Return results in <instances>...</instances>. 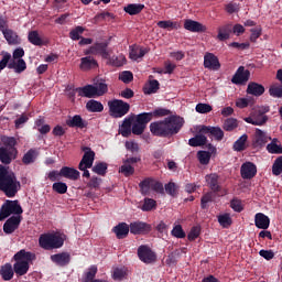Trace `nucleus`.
I'll list each match as a JSON object with an SVG mask.
<instances>
[{"instance_id":"f257e3e1","label":"nucleus","mask_w":282,"mask_h":282,"mask_svg":"<svg viewBox=\"0 0 282 282\" xmlns=\"http://www.w3.org/2000/svg\"><path fill=\"white\" fill-rule=\"evenodd\" d=\"M184 126V119L180 117H169L163 121H155L150 124L153 135H173L180 132Z\"/></svg>"},{"instance_id":"f03ea898","label":"nucleus","mask_w":282,"mask_h":282,"mask_svg":"<svg viewBox=\"0 0 282 282\" xmlns=\"http://www.w3.org/2000/svg\"><path fill=\"white\" fill-rule=\"evenodd\" d=\"M20 188L21 183L17 180V175L8 167L0 165V191H3L7 197H14Z\"/></svg>"},{"instance_id":"7ed1b4c3","label":"nucleus","mask_w":282,"mask_h":282,"mask_svg":"<svg viewBox=\"0 0 282 282\" xmlns=\"http://www.w3.org/2000/svg\"><path fill=\"white\" fill-rule=\"evenodd\" d=\"M35 256L32 252H28L25 250H20L14 254L15 263L13 265V270L18 276H23V274H28V270H30V261H34Z\"/></svg>"},{"instance_id":"20e7f679","label":"nucleus","mask_w":282,"mask_h":282,"mask_svg":"<svg viewBox=\"0 0 282 282\" xmlns=\"http://www.w3.org/2000/svg\"><path fill=\"white\" fill-rule=\"evenodd\" d=\"M3 147L0 148V161L2 164H10L17 158V140L12 137L2 138Z\"/></svg>"},{"instance_id":"39448f33","label":"nucleus","mask_w":282,"mask_h":282,"mask_svg":"<svg viewBox=\"0 0 282 282\" xmlns=\"http://www.w3.org/2000/svg\"><path fill=\"white\" fill-rule=\"evenodd\" d=\"M40 246L44 250H52L54 248H62L65 243V235L61 232L44 234L40 237Z\"/></svg>"},{"instance_id":"423d86ee","label":"nucleus","mask_w":282,"mask_h":282,"mask_svg":"<svg viewBox=\"0 0 282 282\" xmlns=\"http://www.w3.org/2000/svg\"><path fill=\"white\" fill-rule=\"evenodd\" d=\"M268 111H270L269 107H258L243 120L248 124H253V127H263L268 122V116H265Z\"/></svg>"},{"instance_id":"0eeeda50","label":"nucleus","mask_w":282,"mask_h":282,"mask_svg":"<svg viewBox=\"0 0 282 282\" xmlns=\"http://www.w3.org/2000/svg\"><path fill=\"white\" fill-rule=\"evenodd\" d=\"M10 215H14L13 217H21V215H23V208H21L18 200H7L2 205L0 210V221L8 219Z\"/></svg>"},{"instance_id":"6e6552de","label":"nucleus","mask_w":282,"mask_h":282,"mask_svg":"<svg viewBox=\"0 0 282 282\" xmlns=\"http://www.w3.org/2000/svg\"><path fill=\"white\" fill-rule=\"evenodd\" d=\"M109 113L112 118H122L129 113L130 106L120 99H112L108 101Z\"/></svg>"},{"instance_id":"1a4fd4ad","label":"nucleus","mask_w":282,"mask_h":282,"mask_svg":"<svg viewBox=\"0 0 282 282\" xmlns=\"http://www.w3.org/2000/svg\"><path fill=\"white\" fill-rule=\"evenodd\" d=\"M84 156L82 161L79 162V171H83V177H89L90 174L87 171V169H91L94 166V160L96 158V153L91 151L90 148H83Z\"/></svg>"},{"instance_id":"9d476101","label":"nucleus","mask_w":282,"mask_h":282,"mask_svg":"<svg viewBox=\"0 0 282 282\" xmlns=\"http://www.w3.org/2000/svg\"><path fill=\"white\" fill-rule=\"evenodd\" d=\"M153 120V113L143 112L139 115L132 126V133L134 135H142L144 133V129H147V124Z\"/></svg>"},{"instance_id":"9b49d317","label":"nucleus","mask_w":282,"mask_h":282,"mask_svg":"<svg viewBox=\"0 0 282 282\" xmlns=\"http://www.w3.org/2000/svg\"><path fill=\"white\" fill-rule=\"evenodd\" d=\"M142 195H151L153 191H162V185L158 181L147 178L140 183Z\"/></svg>"},{"instance_id":"f8f14e48","label":"nucleus","mask_w":282,"mask_h":282,"mask_svg":"<svg viewBox=\"0 0 282 282\" xmlns=\"http://www.w3.org/2000/svg\"><path fill=\"white\" fill-rule=\"evenodd\" d=\"M138 257L143 263H155L156 259L155 252H153L151 248L147 246L139 247Z\"/></svg>"},{"instance_id":"ddd939ff","label":"nucleus","mask_w":282,"mask_h":282,"mask_svg":"<svg viewBox=\"0 0 282 282\" xmlns=\"http://www.w3.org/2000/svg\"><path fill=\"white\" fill-rule=\"evenodd\" d=\"M147 54H149V48L147 47L140 45L130 46L129 58L131 61H137L138 63H140V61H142V58L147 56Z\"/></svg>"},{"instance_id":"4468645a","label":"nucleus","mask_w":282,"mask_h":282,"mask_svg":"<svg viewBox=\"0 0 282 282\" xmlns=\"http://www.w3.org/2000/svg\"><path fill=\"white\" fill-rule=\"evenodd\" d=\"M129 228L131 235H147V232H151V225L144 221H133Z\"/></svg>"},{"instance_id":"2eb2a0df","label":"nucleus","mask_w":282,"mask_h":282,"mask_svg":"<svg viewBox=\"0 0 282 282\" xmlns=\"http://www.w3.org/2000/svg\"><path fill=\"white\" fill-rule=\"evenodd\" d=\"M240 175L242 180H252L257 175V165L252 162H246L240 167Z\"/></svg>"},{"instance_id":"dca6fc26","label":"nucleus","mask_w":282,"mask_h":282,"mask_svg":"<svg viewBox=\"0 0 282 282\" xmlns=\"http://www.w3.org/2000/svg\"><path fill=\"white\" fill-rule=\"evenodd\" d=\"M249 78L250 70L243 68V66H240L234 75L231 83H234V85H243V83H248Z\"/></svg>"},{"instance_id":"f3484780","label":"nucleus","mask_w":282,"mask_h":282,"mask_svg":"<svg viewBox=\"0 0 282 282\" xmlns=\"http://www.w3.org/2000/svg\"><path fill=\"white\" fill-rule=\"evenodd\" d=\"M204 67H206V69H213L214 72H217V69L221 67V64H219V58H217L215 54L206 53L204 56Z\"/></svg>"},{"instance_id":"a211bd4d","label":"nucleus","mask_w":282,"mask_h":282,"mask_svg":"<svg viewBox=\"0 0 282 282\" xmlns=\"http://www.w3.org/2000/svg\"><path fill=\"white\" fill-rule=\"evenodd\" d=\"M98 67V62L93 56H86L80 58L79 69L82 72H91Z\"/></svg>"},{"instance_id":"6ab92c4d","label":"nucleus","mask_w":282,"mask_h":282,"mask_svg":"<svg viewBox=\"0 0 282 282\" xmlns=\"http://www.w3.org/2000/svg\"><path fill=\"white\" fill-rule=\"evenodd\" d=\"M20 224L21 216H12L4 223L3 230L7 235H12V232L19 228Z\"/></svg>"},{"instance_id":"aec40b11","label":"nucleus","mask_w":282,"mask_h":282,"mask_svg":"<svg viewBox=\"0 0 282 282\" xmlns=\"http://www.w3.org/2000/svg\"><path fill=\"white\" fill-rule=\"evenodd\" d=\"M254 224L260 230H268L270 228V218L263 213H258L254 216Z\"/></svg>"},{"instance_id":"412c9836","label":"nucleus","mask_w":282,"mask_h":282,"mask_svg":"<svg viewBox=\"0 0 282 282\" xmlns=\"http://www.w3.org/2000/svg\"><path fill=\"white\" fill-rule=\"evenodd\" d=\"M184 28L188 32H206V25L195 21V20H185Z\"/></svg>"},{"instance_id":"4be33fe9","label":"nucleus","mask_w":282,"mask_h":282,"mask_svg":"<svg viewBox=\"0 0 282 282\" xmlns=\"http://www.w3.org/2000/svg\"><path fill=\"white\" fill-rule=\"evenodd\" d=\"M276 78L282 84V69L278 70ZM269 94L273 98H282V85H278V84L272 85L269 89Z\"/></svg>"},{"instance_id":"5701e85b","label":"nucleus","mask_w":282,"mask_h":282,"mask_svg":"<svg viewBox=\"0 0 282 282\" xmlns=\"http://www.w3.org/2000/svg\"><path fill=\"white\" fill-rule=\"evenodd\" d=\"M200 133H210L216 140H224V130L219 127H200Z\"/></svg>"},{"instance_id":"b1692460","label":"nucleus","mask_w":282,"mask_h":282,"mask_svg":"<svg viewBox=\"0 0 282 282\" xmlns=\"http://www.w3.org/2000/svg\"><path fill=\"white\" fill-rule=\"evenodd\" d=\"M85 54H100L104 58H109V51H107V44H96L88 51H85Z\"/></svg>"},{"instance_id":"393cba45","label":"nucleus","mask_w":282,"mask_h":282,"mask_svg":"<svg viewBox=\"0 0 282 282\" xmlns=\"http://www.w3.org/2000/svg\"><path fill=\"white\" fill-rule=\"evenodd\" d=\"M62 177H66L67 180H73L74 182L80 177V172L73 167L64 166L61 169Z\"/></svg>"},{"instance_id":"a878e982","label":"nucleus","mask_w":282,"mask_h":282,"mask_svg":"<svg viewBox=\"0 0 282 282\" xmlns=\"http://www.w3.org/2000/svg\"><path fill=\"white\" fill-rule=\"evenodd\" d=\"M130 227L127 223H121L113 228L117 239H124L129 235Z\"/></svg>"},{"instance_id":"bb28decb","label":"nucleus","mask_w":282,"mask_h":282,"mask_svg":"<svg viewBox=\"0 0 282 282\" xmlns=\"http://www.w3.org/2000/svg\"><path fill=\"white\" fill-rule=\"evenodd\" d=\"M2 34L9 45H19V43H21V39H19V35L10 29L4 31V33Z\"/></svg>"},{"instance_id":"cd10ccee","label":"nucleus","mask_w":282,"mask_h":282,"mask_svg":"<svg viewBox=\"0 0 282 282\" xmlns=\"http://www.w3.org/2000/svg\"><path fill=\"white\" fill-rule=\"evenodd\" d=\"M79 96H84L85 98H96L97 93H96V86L94 85H88L83 88L78 89Z\"/></svg>"},{"instance_id":"c85d7f7f","label":"nucleus","mask_w":282,"mask_h":282,"mask_svg":"<svg viewBox=\"0 0 282 282\" xmlns=\"http://www.w3.org/2000/svg\"><path fill=\"white\" fill-rule=\"evenodd\" d=\"M9 67L14 69L17 74H21V72H25V69H28V65L24 59H12L9 63Z\"/></svg>"},{"instance_id":"c756f323","label":"nucleus","mask_w":282,"mask_h":282,"mask_svg":"<svg viewBox=\"0 0 282 282\" xmlns=\"http://www.w3.org/2000/svg\"><path fill=\"white\" fill-rule=\"evenodd\" d=\"M51 260L57 265H67L69 263V253L53 254L51 256Z\"/></svg>"},{"instance_id":"7c9ffc66","label":"nucleus","mask_w":282,"mask_h":282,"mask_svg":"<svg viewBox=\"0 0 282 282\" xmlns=\"http://www.w3.org/2000/svg\"><path fill=\"white\" fill-rule=\"evenodd\" d=\"M0 274L4 281H11L12 276H14V269H12V264L7 263L2 265Z\"/></svg>"},{"instance_id":"2f4dec72","label":"nucleus","mask_w":282,"mask_h":282,"mask_svg":"<svg viewBox=\"0 0 282 282\" xmlns=\"http://www.w3.org/2000/svg\"><path fill=\"white\" fill-rule=\"evenodd\" d=\"M86 109L88 111H91L93 113H100V111H104L105 106H102V104L100 101H96L94 99H90L86 104Z\"/></svg>"},{"instance_id":"473e14b6","label":"nucleus","mask_w":282,"mask_h":282,"mask_svg":"<svg viewBox=\"0 0 282 282\" xmlns=\"http://www.w3.org/2000/svg\"><path fill=\"white\" fill-rule=\"evenodd\" d=\"M206 142H208V140L206 139V135H204V132L199 131V134L189 139L188 144L189 147H204Z\"/></svg>"},{"instance_id":"72a5a7b5","label":"nucleus","mask_w":282,"mask_h":282,"mask_svg":"<svg viewBox=\"0 0 282 282\" xmlns=\"http://www.w3.org/2000/svg\"><path fill=\"white\" fill-rule=\"evenodd\" d=\"M124 12H127V14H130L131 17L135 15V14H140L141 10H144V4H140V3H132V4H128L123 8Z\"/></svg>"},{"instance_id":"f704fd0d","label":"nucleus","mask_w":282,"mask_h":282,"mask_svg":"<svg viewBox=\"0 0 282 282\" xmlns=\"http://www.w3.org/2000/svg\"><path fill=\"white\" fill-rule=\"evenodd\" d=\"M248 148V134H242L235 143L234 151H246Z\"/></svg>"},{"instance_id":"c9c22d12","label":"nucleus","mask_w":282,"mask_h":282,"mask_svg":"<svg viewBox=\"0 0 282 282\" xmlns=\"http://www.w3.org/2000/svg\"><path fill=\"white\" fill-rule=\"evenodd\" d=\"M158 28H161V30H167L171 32V30H180L181 25L177 22H173L171 20L167 21H159Z\"/></svg>"},{"instance_id":"e433bc0d","label":"nucleus","mask_w":282,"mask_h":282,"mask_svg":"<svg viewBox=\"0 0 282 282\" xmlns=\"http://www.w3.org/2000/svg\"><path fill=\"white\" fill-rule=\"evenodd\" d=\"M265 91L262 85L257 83H251L248 85L247 93L251 94L252 96H261Z\"/></svg>"},{"instance_id":"4c0bfd02","label":"nucleus","mask_w":282,"mask_h":282,"mask_svg":"<svg viewBox=\"0 0 282 282\" xmlns=\"http://www.w3.org/2000/svg\"><path fill=\"white\" fill-rule=\"evenodd\" d=\"M98 273V267H90L83 276V282H94L96 281V274Z\"/></svg>"},{"instance_id":"58836bf2","label":"nucleus","mask_w":282,"mask_h":282,"mask_svg":"<svg viewBox=\"0 0 282 282\" xmlns=\"http://www.w3.org/2000/svg\"><path fill=\"white\" fill-rule=\"evenodd\" d=\"M267 151H269V153L281 154L282 153L281 142H279V140L276 139H273L271 143L267 145Z\"/></svg>"},{"instance_id":"ea45409f","label":"nucleus","mask_w":282,"mask_h":282,"mask_svg":"<svg viewBox=\"0 0 282 282\" xmlns=\"http://www.w3.org/2000/svg\"><path fill=\"white\" fill-rule=\"evenodd\" d=\"M119 133L123 138H129L131 135V120H124L119 128Z\"/></svg>"},{"instance_id":"a19ab883","label":"nucleus","mask_w":282,"mask_h":282,"mask_svg":"<svg viewBox=\"0 0 282 282\" xmlns=\"http://www.w3.org/2000/svg\"><path fill=\"white\" fill-rule=\"evenodd\" d=\"M268 140H270V137L265 132H263L261 129H256V142L260 147L262 144H267Z\"/></svg>"},{"instance_id":"79ce46f5","label":"nucleus","mask_w":282,"mask_h":282,"mask_svg":"<svg viewBox=\"0 0 282 282\" xmlns=\"http://www.w3.org/2000/svg\"><path fill=\"white\" fill-rule=\"evenodd\" d=\"M239 127V121L235 118H228L225 120L223 129L225 131H235Z\"/></svg>"},{"instance_id":"37998d69","label":"nucleus","mask_w":282,"mask_h":282,"mask_svg":"<svg viewBox=\"0 0 282 282\" xmlns=\"http://www.w3.org/2000/svg\"><path fill=\"white\" fill-rule=\"evenodd\" d=\"M160 89V83L155 79L150 80L144 87V94H155Z\"/></svg>"},{"instance_id":"c03bdc74","label":"nucleus","mask_w":282,"mask_h":282,"mask_svg":"<svg viewBox=\"0 0 282 282\" xmlns=\"http://www.w3.org/2000/svg\"><path fill=\"white\" fill-rule=\"evenodd\" d=\"M218 224H220L223 228H230V226H232V218L229 214H221L218 216Z\"/></svg>"},{"instance_id":"a18cd8bd","label":"nucleus","mask_w":282,"mask_h":282,"mask_svg":"<svg viewBox=\"0 0 282 282\" xmlns=\"http://www.w3.org/2000/svg\"><path fill=\"white\" fill-rule=\"evenodd\" d=\"M28 40L32 45H43V40L41 39V35H39V31L29 32Z\"/></svg>"},{"instance_id":"49530a36","label":"nucleus","mask_w":282,"mask_h":282,"mask_svg":"<svg viewBox=\"0 0 282 282\" xmlns=\"http://www.w3.org/2000/svg\"><path fill=\"white\" fill-rule=\"evenodd\" d=\"M158 206V203L153 198H145L143 202V205L141 207V210L144 213H149L150 210H153Z\"/></svg>"},{"instance_id":"de8ad7c7","label":"nucleus","mask_w":282,"mask_h":282,"mask_svg":"<svg viewBox=\"0 0 282 282\" xmlns=\"http://www.w3.org/2000/svg\"><path fill=\"white\" fill-rule=\"evenodd\" d=\"M250 37H249V41L251 43H257V40L261 36V34H263V28L261 26H256V28H252L250 29Z\"/></svg>"},{"instance_id":"09e8293b","label":"nucleus","mask_w":282,"mask_h":282,"mask_svg":"<svg viewBox=\"0 0 282 282\" xmlns=\"http://www.w3.org/2000/svg\"><path fill=\"white\" fill-rule=\"evenodd\" d=\"M172 237H175L176 239H184L186 237V232L182 228V225H174L172 231H171Z\"/></svg>"},{"instance_id":"8fccbe9b","label":"nucleus","mask_w":282,"mask_h":282,"mask_svg":"<svg viewBox=\"0 0 282 282\" xmlns=\"http://www.w3.org/2000/svg\"><path fill=\"white\" fill-rule=\"evenodd\" d=\"M134 172L135 170L133 169V166H131V164H129L127 161H123V164L119 169V173H122L123 175H126V177H129V175H133Z\"/></svg>"},{"instance_id":"3c124183","label":"nucleus","mask_w":282,"mask_h":282,"mask_svg":"<svg viewBox=\"0 0 282 282\" xmlns=\"http://www.w3.org/2000/svg\"><path fill=\"white\" fill-rule=\"evenodd\" d=\"M218 176L217 174H210L206 176V182L210 186L212 191H219V185H217Z\"/></svg>"},{"instance_id":"603ef678","label":"nucleus","mask_w":282,"mask_h":282,"mask_svg":"<svg viewBox=\"0 0 282 282\" xmlns=\"http://www.w3.org/2000/svg\"><path fill=\"white\" fill-rule=\"evenodd\" d=\"M127 276V269L124 267L116 268L112 272V278L115 281H122Z\"/></svg>"},{"instance_id":"864d4df0","label":"nucleus","mask_w":282,"mask_h":282,"mask_svg":"<svg viewBox=\"0 0 282 282\" xmlns=\"http://www.w3.org/2000/svg\"><path fill=\"white\" fill-rule=\"evenodd\" d=\"M197 158L200 164H208L210 162L212 154L208 151H198Z\"/></svg>"},{"instance_id":"5fc2aeb1","label":"nucleus","mask_w":282,"mask_h":282,"mask_svg":"<svg viewBox=\"0 0 282 282\" xmlns=\"http://www.w3.org/2000/svg\"><path fill=\"white\" fill-rule=\"evenodd\" d=\"M53 191H55V193H58L59 195H65V193H67V184L63 182L54 183Z\"/></svg>"},{"instance_id":"6e6d98bb","label":"nucleus","mask_w":282,"mask_h":282,"mask_svg":"<svg viewBox=\"0 0 282 282\" xmlns=\"http://www.w3.org/2000/svg\"><path fill=\"white\" fill-rule=\"evenodd\" d=\"M218 41H228L230 39V33H228V26H221L218 29Z\"/></svg>"},{"instance_id":"4d7b16f0","label":"nucleus","mask_w":282,"mask_h":282,"mask_svg":"<svg viewBox=\"0 0 282 282\" xmlns=\"http://www.w3.org/2000/svg\"><path fill=\"white\" fill-rule=\"evenodd\" d=\"M251 104H252V99L250 97L238 98L236 100V107H238V109H246V107H248Z\"/></svg>"},{"instance_id":"13d9d810","label":"nucleus","mask_w":282,"mask_h":282,"mask_svg":"<svg viewBox=\"0 0 282 282\" xmlns=\"http://www.w3.org/2000/svg\"><path fill=\"white\" fill-rule=\"evenodd\" d=\"M196 111L197 113H210V111H213V106L208 104H197Z\"/></svg>"},{"instance_id":"bf43d9fd","label":"nucleus","mask_w":282,"mask_h":282,"mask_svg":"<svg viewBox=\"0 0 282 282\" xmlns=\"http://www.w3.org/2000/svg\"><path fill=\"white\" fill-rule=\"evenodd\" d=\"M273 175H281L282 173V156L278 158L272 166Z\"/></svg>"},{"instance_id":"052dcab7","label":"nucleus","mask_w":282,"mask_h":282,"mask_svg":"<svg viewBox=\"0 0 282 282\" xmlns=\"http://www.w3.org/2000/svg\"><path fill=\"white\" fill-rule=\"evenodd\" d=\"M36 160V151L30 150L26 154L23 156V163L24 164H32Z\"/></svg>"},{"instance_id":"680f3d73","label":"nucleus","mask_w":282,"mask_h":282,"mask_svg":"<svg viewBox=\"0 0 282 282\" xmlns=\"http://www.w3.org/2000/svg\"><path fill=\"white\" fill-rule=\"evenodd\" d=\"M119 80H121L122 83H131V80H133V73L129 72V70H124L122 73L119 74Z\"/></svg>"},{"instance_id":"e2e57ef3","label":"nucleus","mask_w":282,"mask_h":282,"mask_svg":"<svg viewBox=\"0 0 282 282\" xmlns=\"http://www.w3.org/2000/svg\"><path fill=\"white\" fill-rule=\"evenodd\" d=\"M85 32V29L83 26H77L73 31H70V39L73 41H78L80 39V34Z\"/></svg>"},{"instance_id":"0e129e2a","label":"nucleus","mask_w":282,"mask_h":282,"mask_svg":"<svg viewBox=\"0 0 282 282\" xmlns=\"http://www.w3.org/2000/svg\"><path fill=\"white\" fill-rule=\"evenodd\" d=\"M94 173L97 175H105L107 173V164L106 163H98L93 167Z\"/></svg>"},{"instance_id":"69168bd1","label":"nucleus","mask_w":282,"mask_h":282,"mask_svg":"<svg viewBox=\"0 0 282 282\" xmlns=\"http://www.w3.org/2000/svg\"><path fill=\"white\" fill-rule=\"evenodd\" d=\"M111 63L116 67H122V65H124V63H127V57H124V55L121 54L117 57H112Z\"/></svg>"},{"instance_id":"338daca9","label":"nucleus","mask_w":282,"mask_h":282,"mask_svg":"<svg viewBox=\"0 0 282 282\" xmlns=\"http://www.w3.org/2000/svg\"><path fill=\"white\" fill-rule=\"evenodd\" d=\"M230 206L236 213H241V210H243V203L239 199H232Z\"/></svg>"},{"instance_id":"774afa93","label":"nucleus","mask_w":282,"mask_h":282,"mask_svg":"<svg viewBox=\"0 0 282 282\" xmlns=\"http://www.w3.org/2000/svg\"><path fill=\"white\" fill-rule=\"evenodd\" d=\"M69 127H83V118L80 116H74L69 121H68Z\"/></svg>"}]
</instances>
